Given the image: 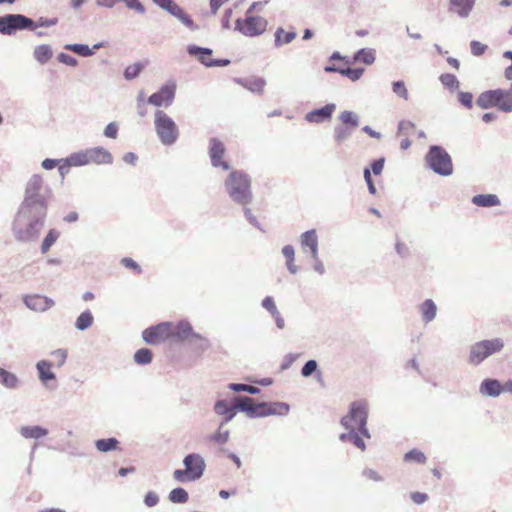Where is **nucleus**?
<instances>
[{"mask_svg":"<svg viewBox=\"0 0 512 512\" xmlns=\"http://www.w3.org/2000/svg\"><path fill=\"white\" fill-rule=\"evenodd\" d=\"M51 190L44 185L40 174H33L25 186L24 198L12 222V233L17 242H36L45 225L48 212V195Z\"/></svg>","mask_w":512,"mask_h":512,"instance_id":"nucleus-1","label":"nucleus"},{"mask_svg":"<svg viewBox=\"0 0 512 512\" xmlns=\"http://www.w3.org/2000/svg\"><path fill=\"white\" fill-rule=\"evenodd\" d=\"M232 405L227 400L218 399L214 404V411L222 416L220 428L229 423L238 412L245 413L250 419L264 418L267 416H285L290 411V405L286 402H256L249 396H233Z\"/></svg>","mask_w":512,"mask_h":512,"instance_id":"nucleus-2","label":"nucleus"},{"mask_svg":"<svg viewBox=\"0 0 512 512\" xmlns=\"http://www.w3.org/2000/svg\"><path fill=\"white\" fill-rule=\"evenodd\" d=\"M224 188L230 199L241 206L253 200L251 177L243 170H232L224 181Z\"/></svg>","mask_w":512,"mask_h":512,"instance_id":"nucleus-3","label":"nucleus"},{"mask_svg":"<svg viewBox=\"0 0 512 512\" xmlns=\"http://www.w3.org/2000/svg\"><path fill=\"white\" fill-rule=\"evenodd\" d=\"M369 416V407L366 399H359L349 404L348 412L340 419L343 428H360V432L366 437L371 438V433L367 427Z\"/></svg>","mask_w":512,"mask_h":512,"instance_id":"nucleus-4","label":"nucleus"},{"mask_svg":"<svg viewBox=\"0 0 512 512\" xmlns=\"http://www.w3.org/2000/svg\"><path fill=\"white\" fill-rule=\"evenodd\" d=\"M424 161L426 167L439 176L448 177L453 174L452 157L441 145H430Z\"/></svg>","mask_w":512,"mask_h":512,"instance_id":"nucleus-5","label":"nucleus"},{"mask_svg":"<svg viewBox=\"0 0 512 512\" xmlns=\"http://www.w3.org/2000/svg\"><path fill=\"white\" fill-rule=\"evenodd\" d=\"M183 469H176L173 478L179 483L194 482L199 480L205 472L206 463L199 453H189L182 460Z\"/></svg>","mask_w":512,"mask_h":512,"instance_id":"nucleus-6","label":"nucleus"},{"mask_svg":"<svg viewBox=\"0 0 512 512\" xmlns=\"http://www.w3.org/2000/svg\"><path fill=\"white\" fill-rule=\"evenodd\" d=\"M154 129L160 143L164 146L174 145L180 136L176 122L165 111L157 109L154 113Z\"/></svg>","mask_w":512,"mask_h":512,"instance_id":"nucleus-7","label":"nucleus"},{"mask_svg":"<svg viewBox=\"0 0 512 512\" xmlns=\"http://www.w3.org/2000/svg\"><path fill=\"white\" fill-rule=\"evenodd\" d=\"M503 347L504 342L501 338L478 341L470 347L468 363L478 366L488 357L500 352Z\"/></svg>","mask_w":512,"mask_h":512,"instance_id":"nucleus-8","label":"nucleus"},{"mask_svg":"<svg viewBox=\"0 0 512 512\" xmlns=\"http://www.w3.org/2000/svg\"><path fill=\"white\" fill-rule=\"evenodd\" d=\"M507 97L508 93L505 92V89L486 90L479 94L476 105L481 109L496 107L502 112L510 113L512 112V99H507Z\"/></svg>","mask_w":512,"mask_h":512,"instance_id":"nucleus-9","label":"nucleus"},{"mask_svg":"<svg viewBox=\"0 0 512 512\" xmlns=\"http://www.w3.org/2000/svg\"><path fill=\"white\" fill-rule=\"evenodd\" d=\"M33 19L19 13H8L0 16V34L13 36L19 31H29Z\"/></svg>","mask_w":512,"mask_h":512,"instance_id":"nucleus-10","label":"nucleus"},{"mask_svg":"<svg viewBox=\"0 0 512 512\" xmlns=\"http://www.w3.org/2000/svg\"><path fill=\"white\" fill-rule=\"evenodd\" d=\"M268 21L261 17L245 12L244 18L235 20V31L250 38L262 35L267 29Z\"/></svg>","mask_w":512,"mask_h":512,"instance_id":"nucleus-11","label":"nucleus"},{"mask_svg":"<svg viewBox=\"0 0 512 512\" xmlns=\"http://www.w3.org/2000/svg\"><path fill=\"white\" fill-rule=\"evenodd\" d=\"M155 5L177 18L183 25L192 31L199 29L192 18L174 0H151Z\"/></svg>","mask_w":512,"mask_h":512,"instance_id":"nucleus-12","label":"nucleus"},{"mask_svg":"<svg viewBox=\"0 0 512 512\" xmlns=\"http://www.w3.org/2000/svg\"><path fill=\"white\" fill-rule=\"evenodd\" d=\"M226 147L218 137H211L209 139L208 155L212 167L221 168L224 171L231 169V165L228 161L224 160Z\"/></svg>","mask_w":512,"mask_h":512,"instance_id":"nucleus-13","label":"nucleus"},{"mask_svg":"<svg viewBox=\"0 0 512 512\" xmlns=\"http://www.w3.org/2000/svg\"><path fill=\"white\" fill-rule=\"evenodd\" d=\"M175 93V83H166L148 97L147 103L158 108H168L174 101Z\"/></svg>","mask_w":512,"mask_h":512,"instance_id":"nucleus-14","label":"nucleus"},{"mask_svg":"<svg viewBox=\"0 0 512 512\" xmlns=\"http://www.w3.org/2000/svg\"><path fill=\"white\" fill-rule=\"evenodd\" d=\"M171 332V322L164 321L159 324L150 326L143 330V341L149 345H156L162 340L170 339L169 333Z\"/></svg>","mask_w":512,"mask_h":512,"instance_id":"nucleus-15","label":"nucleus"},{"mask_svg":"<svg viewBox=\"0 0 512 512\" xmlns=\"http://www.w3.org/2000/svg\"><path fill=\"white\" fill-rule=\"evenodd\" d=\"M53 363L49 360H40L36 363L35 368L40 383L47 389H55L57 387V376L52 371Z\"/></svg>","mask_w":512,"mask_h":512,"instance_id":"nucleus-16","label":"nucleus"},{"mask_svg":"<svg viewBox=\"0 0 512 512\" xmlns=\"http://www.w3.org/2000/svg\"><path fill=\"white\" fill-rule=\"evenodd\" d=\"M335 110V103H327L322 107L309 111L304 119L309 123H324L331 120Z\"/></svg>","mask_w":512,"mask_h":512,"instance_id":"nucleus-17","label":"nucleus"},{"mask_svg":"<svg viewBox=\"0 0 512 512\" xmlns=\"http://www.w3.org/2000/svg\"><path fill=\"white\" fill-rule=\"evenodd\" d=\"M200 337L199 333L194 332L192 325L186 321H179L175 327L171 324V332L169 338L175 341L183 342L189 338Z\"/></svg>","mask_w":512,"mask_h":512,"instance_id":"nucleus-18","label":"nucleus"},{"mask_svg":"<svg viewBox=\"0 0 512 512\" xmlns=\"http://www.w3.org/2000/svg\"><path fill=\"white\" fill-rule=\"evenodd\" d=\"M23 303L28 309L36 312H45L54 306V301L51 298L38 294L24 295Z\"/></svg>","mask_w":512,"mask_h":512,"instance_id":"nucleus-19","label":"nucleus"},{"mask_svg":"<svg viewBox=\"0 0 512 512\" xmlns=\"http://www.w3.org/2000/svg\"><path fill=\"white\" fill-rule=\"evenodd\" d=\"M346 432H343L339 435V440L343 443L350 442L352 443L356 448L360 449L361 451L366 450V443L364 441V438H366L361 432L360 428H344Z\"/></svg>","mask_w":512,"mask_h":512,"instance_id":"nucleus-20","label":"nucleus"},{"mask_svg":"<svg viewBox=\"0 0 512 512\" xmlns=\"http://www.w3.org/2000/svg\"><path fill=\"white\" fill-rule=\"evenodd\" d=\"M479 393L483 396L496 398L502 394V383L496 378H485L480 383Z\"/></svg>","mask_w":512,"mask_h":512,"instance_id":"nucleus-21","label":"nucleus"},{"mask_svg":"<svg viewBox=\"0 0 512 512\" xmlns=\"http://www.w3.org/2000/svg\"><path fill=\"white\" fill-rule=\"evenodd\" d=\"M88 162L95 164H112V154L102 146L87 149Z\"/></svg>","mask_w":512,"mask_h":512,"instance_id":"nucleus-22","label":"nucleus"},{"mask_svg":"<svg viewBox=\"0 0 512 512\" xmlns=\"http://www.w3.org/2000/svg\"><path fill=\"white\" fill-rule=\"evenodd\" d=\"M474 5L475 0H449L448 11L464 19L470 15Z\"/></svg>","mask_w":512,"mask_h":512,"instance_id":"nucleus-23","label":"nucleus"},{"mask_svg":"<svg viewBox=\"0 0 512 512\" xmlns=\"http://www.w3.org/2000/svg\"><path fill=\"white\" fill-rule=\"evenodd\" d=\"M235 82L253 93L262 94L266 80L262 77L235 78Z\"/></svg>","mask_w":512,"mask_h":512,"instance_id":"nucleus-24","label":"nucleus"},{"mask_svg":"<svg viewBox=\"0 0 512 512\" xmlns=\"http://www.w3.org/2000/svg\"><path fill=\"white\" fill-rule=\"evenodd\" d=\"M101 47H103L102 42L94 44L93 47H89L87 44L84 43H72L64 45L65 50L72 51L82 57H90L94 55L96 50H98Z\"/></svg>","mask_w":512,"mask_h":512,"instance_id":"nucleus-25","label":"nucleus"},{"mask_svg":"<svg viewBox=\"0 0 512 512\" xmlns=\"http://www.w3.org/2000/svg\"><path fill=\"white\" fill-rule=\"evenodd\" d=\"M187 53L196 58L202 65L210 61V56L213 54V50L208 47L198 46L196 44H189L186 47Z\"/></svg>","mask_w":512,"mask_h":512,"instance_id":"nucleus-26","label":"nucleus"},{"mask_svg":"<svg viewBox=\"0 0 512 512\" xmlns=\"http://www.w3.org/2000/svg\"><path fill=\"white\" fill-rule=\"evenodd\" d=\"M419 312L425 324L433 321L437 315V305L432 299H426L419 305Z\"/></svg>","mask_w":512,"mask_h":512,"instance_id":"nucleus-27","label":"nucleus"},{"mask_svg":"<svg viewBox=\"0 0 512 512\" xmlns=\"http://www.w3.org/2000/svg\"><path fill=\"white\" fill-rule=\"evenodd\" d=\"M471 202L478 207L490 208L501 204L496 194H477L472 197Z\"/></svg>","mask_w":512,"mask_h":512,"instance_id":"nucleus-28","label":"nucleus"},{"mask_svg":"<svg viewBox=\"0 0 512 512\" xmlns=\"http://www.w3.org/2000/svg\"><path fill=\"white\" fill-rule=\"evenodd\" d=\"M21 436L26 439H40L48 435V429L40 425L21 426Z\"/></svg>","mask_w":512,"mask_h":512,"instance_id":"nucleus-29","label":"nucleus"},{"mask_svg":"<svg viewBox=\"0 0 512 512\" xmlns=\"http://www.w3.org/2000/svg\"><path fill=\"white\" fill-rule=\"evenodd\" d=\"M33 57L39 64L44 65L53 57V49L49 44L37 45L33 50Z\"/></svg>","mask_w":512,"mask_h":512,"instance_id":"nucleus-30","label":"nucleus"},{"mask_svg":"<svg viewBox=\"0 0 512 512\" xmlns=\"http://www.w3.org/2000/svg\"><path fill=\"white\" fill-rule=\"evenodd\" d=\"M95 447L102 453L117 451L120 450V441L116 437L100 438L95 441Z\"/></svg>","mask_w":512,"mask_h":512,"instance_id":"nucleus-31","label":"nucleus"},{"mask_svg":"<svg viewBox=\"0 0 512 512\" xmlns=\"http://www.w3.org/2000/svg\"><path fill=\"white\" fill-rule=\"evenodd\" d=\"M301 248L304 252L313 249L314 246L318 247V236L315 229H310L303 232L300 236Z\"/></svg>","mask_w":512,"mask_h":512,"instance_id":"nucleus-32","label":"nucleus"},{"mask_svg":"<svg viewBox=\"0 0 512 512\" xmlns=\"http://www.w3.org/2000/svg\"><path fill=\"white\" fill-rule=\"evenodd\" d=\"M296 37H297L296 31H294V30L285 31L282 27H278L274 33V46L276 48H279L284 44H289Z\"/></svg>","mask_w":512,"mask_h":512,"instance_id":"nucleus-33","label":"nucleus"},{"mask_svg":"<svg viewBox=\"0 0 512 512\" xmlns=\"http://www.w3.org/2000/svg\"><path fill=\"white\" fill-rule=\"evenodd\" d=\"M376 60V51L373 48H361L353 54V62L372 65Z\"/></svg>","mask_w":512,"mask_h":512,"instance_id":"nucleus-34","label":"nucleus"},{"mask_svg":"<svg viewBox=\"0 0 512 512\" xmlns=\"http://www.w3.org/2000/svg\"><path fill=\"white\" fill-rule=\"evenodd\" d=\"M0 384L7 389H17L20 380L16 374L0 367Z\"/></svg>","mask_w":512,"mask_h":512,"instance_id":"nucleus-35","label":"nucleus"},{"mask_svg":"<svg viewBox=\"0 0 512 512\" xmlns=\"http://www.w3.org/2000/svg\"><path fill=\"white\" fill-rule=\"evenodd\" d=\"M94 322V316L89 309L83 311L74 323L75 328L79 331H85L92 326Z\"/></svg>","mask_w":512,"mask_h":512,"instance_id":"nucleus-36","label":"nucleus"},{"mask_svg":"<svg viewBox=\"0 0 512 512\" xmlns=\"http://www.w3.org/2000/svg\"><path fill=\"white\" fill-rule=\"evenodd\" d=\"M338 119L341 122V125L349 127L353 130L357 128L360 123L359 116L355 112L349 110L341 112L338 116Z\"/></svg>","mask_w":512,"mask_h":512,"instance_id":"nucleus-37","label":"nucleus"},{"mask_svg":"<svg viewBox=\"0 0 512 512\" xmlns=\"http://www.w3.org/2000/svg\"><path fill=\"white\" fill-rule=\"evenodd\" d=\"M133 359L138 365H148L153 360V352L151 349L146 347L140 348L134 353Z\"/></svg>","mask_w":512,"mask_h":512,"instance_id":"nucleus-38","label":"nucleus"},{"mask_svg":"<svg viewBox=\"0 0 512 512\" xmlns=\"http://www.w3.org/2000/svg\"><path fill=\"white\" fill-rule=\"evenodd\" d=\"M66 158L69 164L72 165V167L85 166L89 164L87 149L71 153Z\"/></svg>","mask_w":512,"mask_h":512,"instance_id":"nucleus-39","label":"nucleus"},{"mask_svg":"<svg viewBox=\"0 0 512 512\" xmlns=\"http://www.w3.org/2000/svg\"><path fill=\"white\" fill-rule=\"evenodd\" d=\"M168 500L174 504H184L189 500V494L184 488L176 487L169 492Z\"/></svg>","mask_w":512,"mask_h":512,"instance_id":"nucleus-40","label":"nucleus"},{"mask_svg":"<svg viewBox=\"0 0 512 512\" xmlns=\"http://www.w3.org/2000/svg\"><path fill=\"white\" fill-rule=\"evenodd\" d=\"M60 233L56 229H50L41 243V253L46 254L59 238Z\"/></svg>","mask_w":512,"mask_h":512,"instance_id":"nucleus-41","label":"nucleus"},{"mask_svg":"<svg viewBox=\"0 0 512 512\" xmlns=\"http://www.w3.org/2000/svg\"><path fill=\"white\" fill-rule=\"evenodd\" d=\"M353 129L343 126L341 124L336 125L333 131L334 141L340 145L352 135Z\"/></svg>","mask_w":512,"mask_h":512,"instance_id":"nucleus-42","label":"nucleus"},{"mask_svg":"<svg viewBox=\"0 0 512 512\" xmlns=\"http://www.w3.org/2000/svg\"><path fill=\"white\" fill-rule=\"evenodd\" d=\"M439 81L441 84L450 92L458 89L460 86V82L456 75L452 73H443L439 76Z\"/></svg>","mask_w":512,"mask_h":512,"instance_id":"nucleus-43","label":"nucleus"},{"mask_svg":"<svg viewBox=\"0 0 512 512\" xmlns=\"http://www.w3.org/2000/svg\"><path fill=\"white\" fill-rule=\"evenodd\" d=\"M144 68H145V65L142 62H136L132 65L127 66L124 69L123 77L127 81L134 80L140 75V73L142 72V70Z\"/></svg>","mask_w":512,"mask_h":512,"instance_id":"nucleus-44","label":"nucleus"},{"mask_svg":"<svg viewBox=\"0 0 512 512\" xmlns=\"http://www.w3.org/2000/svg\"><path fill=\"white\" fill-rule=\"evenodd\" d=\"M403 460L405 462H414L417 464H424L427 460L425 454L417 448H413L404 454Z\"/></svg>","mask_w":512,"mask_h":512,"instance_id":"nucleus-45","label":"nucleus"},{"mask_svg":"<svg viewBox=\"0 0 512 512\" xmlns=\"http://www.w3.org/2000/svg\"><path fill=\"white\" fill-rule=\"evenodd\" d=\"M228 388L235 393L245 392L250 395H256L260 393V388L244 383H230Z\"/></svg>","mask_w":512,"mask_h":512,"instance_id":"nucleus-46","label":"nucleus"},{"mask_svg":"<svg viewBox=\"0 0 512 512\" xmlns=\"http://www.w3.org/2000/svg\"><path fill=\"white\" fill-rule=\"evenodd\" d=\"M363 67H343L342 76L349 78L352 82L358 81L364 74Z\"/></svg>","mask_w":512,"mask_h":512,"instance_id":"nucleus-47","label":"nucleus"},{"mask_svg":"<svg viewBox=\"0 0 512 512\" xmlns=\"http://www.w3.org/2000/svg\"><path fill=\"white\" fill-rule=\"evenodd\" d=\"M319 371L318 362L315 359H310L304 363L301 368V376L304 378H309L313 374H316Z\"/></svg>","mask_w":512,"mask_h":512,"instance_id":"nucleus-48","label":"nucleus"},{"mask_svg":"<svg viewBox=\"0 0 512 512\" xmlns=\"http://www.w3.org/2000/svg\"><path fill=\"white\" fill-rule=\"evenodd\" d=\"M393 92L400 98L407 100L409 93L403 80H397L392 82Z\"/></svg>","mask_w":512,"mask_h":512,"instance_id":"nucleus-49","label":"nucleus"},{"mask_svg":"<svg viewBox=\"0 0 512 512\" xmlns=\"http://www.w3.org/2000/svg\"><path fill=\"white\" fill-rule=\"evenodd\" d=\"M385 161L386 159L383 156L373 159L370 163V166L368 167L371 171V175H381L384 169Z\"/></svg>","mask_w":512,"mask_h":512,"instance_id":"nucleus-50","label":"nucleus"},{"mask_svg":"<svg viewBox=\"0 0 512 512\" xmlns=\"http://www.w3.org/2000/svg\"><path fill=\"white\" fill-rule=\"evenodd\" d=\"M58 23V18H46V17H39L37 21L33 20V26L29 31H36L38 27H51L55 26Z\"/></svg>","mask_w":512,"mask_h":512,"instance_id":"nucleus-51","label":"nucleus"},{"mask_svg":"<svg viewBox=\"0 0 512 512\" xmlns=\"http://www.w3.org/2000/svg\"><path fill=\"white\" fill-rule=\"evenodd\" d=\"M457 100L466 109L473 107V94L471 92L458 91Z\"/></svg>","mask_w":512,"mask_h":512,"instance_id":"nucleus-52","label":"nucleus"},{"mask_svg":"<svg viewBox=\"0 0 512 512\" xmlns=\"http://www.w3.org/2000/svg\"><path fill=\"white\" fill-rule=\"evenodd\" d=\"M229 437V430L221 431V428L219 427L218 431L209 436V440L218 444H225L229 440Z\"/></svg>","mask_w":512,"mask_h":512,"instance_id":"nucleus-53","label":"nucleus"},{"mask_svg":"<svg viewBox=\"0 0 512 512\" xmlns=\"http://www.w3.org/2000/svg\"><path fill=\"white\" fill-rule=\"evenodd\" d=\"M363 178H364V181L367 185V189L369 191V193L371 195H376L377 194V188L375 186V183H374V180L372 178V175H371V171L368 167H365L363 169Z\"/></svg>","mask_w":512,"mask_h":512,"instance_id":"nucleus-54","label":"nucleus"},{"mask_svg":"<svg viewBox=\"0 0 512 512\" xmlns=\"http://www.w3.org/2000/svg\"><path fill=\"white\" fill-rule=\"evenodd\" d=\"M243 212H244V216L245 218L247 219V221L252 225L254 226L255 228H257L258 230H260L261 232L265 233V229L263 228V226L260 224V222L257 220V218L253 215L251 209L249 207L246 206H243Z\"/></svg>","mask_w":512,"mask_h":512,"instance_id":"nucleus-55","label":"nucleus"},{"mask_svg":"<svg viewBox=\"0 0 512 512\" xmlns=\"http://www.w3.org/2000/svg\"><path fill=\"white\" fill-rule=\"evenodd\" d=\"M487 49L488 46L480 41L472 40L470 42V51L473 56L480 57L487 51Z\"/></svg>","mask_w":512,"mask_h":512,"instance_id":"nucleus-56","label":"nucleus"},{"mask_svg":"<svg viewBox=\"0 0 512 512\" xmlns=\"http://www.w3.org/2000/svg\"><path fill=\"white\" fill-rule=\"evenodd\" d=\"M124 3L127 9L133 10L139 14H144L145 6L139 0H120Z\"/></svg>","mask_w":512,"mask_h":512,"instance_id":"nucleus-57","label":"nucleus"},{"mask_svg":"<svg viewBox=\"0 0 512 512\" xmlns=\"http://www.w3.org/2000/svg\"><path fill=\"white\" fill-rule=\"evenodd\" d=\"M50 354L57 360L56 366L58 368L62 367L65 364L68 357V351L63 348L53 350Z\"/></svg>","mask_w":512,"mask_h":512,"instance_id":"nucleus-58","label":"nucleus"},{"mask_svg":"<svg viewBox=\"0 0 512 512\" xmlns=\"http://www.w3.org/2000/svg\"><path fill=\"white\" fill-rule=\"evenodd\" d=\"M120 263L127 269H131L136 274H141L143 272L142 267L132 258L124 257L121 259Z\"/></svg>","mask_w":512,"mask_h":512,"instance_id":"nucleus-59","label":"nucleus"},{"mask_svg":"<svg viewBox=\"0 0 512 512\" xmlns=\"http://www.w3.org/2000/svg\"><path fill=\"white\" fill-rule=\"evenodd\" d=\"M119 132V124L117 122H110L106 125L103 135L110 139H116Z\"/></svg>","mask_w":512,"mask_h":512,"instance_id":"nucleus-60","label":"nucleus"},{"mask_svg":"<svg viewBox=\"0 0 512 512\" xmlns=\"http://www.w3.org/2000/svg\"><path fill=\"white\" fill-rule=\"evenodd\" d=\"M56 58L60 63L70 67H76L78 65V60L65 52L58 53Z\"/></svg>","mask_w":512,"mask_h":512,"instance_id":"nucleus-61","label":"nucleus"},{"mask_svg":"<svg viewBox=\"0 0 512 512\" xmlns=\"http://www.w3.org/2000/svg\"><path fill=\"white\" fill-rule=\"evenodd\" d=\"M299 354L288 353L283 357V360L280 365V369L282 371L289 369L292 364L297 360Z\"/></svg>","mask_w":512,"mask_h":512,"instance_id":"nucleus-62","label":"nucleus"},{"mask_svg":"<svg viewBox=\"0 0 512 512\" xmlns=\"http://www.w3.org/2000/svg\"><path fill=\"white\" fill-rule=\"evenodd\" d=\"M144 504L147 507H154L159 503V496L154 491H148L144 496Z\"/></svg>","mask_w":512,"mask_h":512,"instance_id":"nucleus-63","label":"nucleus"},{"mask_svg":"<svg viewBox=\"0 0 512 512\" xmlns=\"http://www.w3.org/2000/svg\"><path fill=\"white\" fill-rule=\"evenodd\" d=\"M415 124L409 120H401L398 123L397 127V134L398 135H406L408 133V130L414 129Z\"/></svg>","mask_w":512,"mask_h":512,"instance_id":"nucleus-64","label":"nucleus"}]
</instances>
